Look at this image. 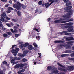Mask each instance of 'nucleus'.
I'll return each instance as SVG.
<instances>
[{
  "label": "nucleus",
  "mask_w": 74,
  "mask_h": 74,
  "mask_svg": "<svg viewBox=\"0 0 74 74\" xmlns=\"http://www.w3.org/2000/svg\"><path fill=\"white\" fill-rule=\"evenodd\" d=\"M57 64L58 66H59L60 67H59L58 68V70H60V71H63L66 72L67 71V70H68L69 71H71L72 70H73L74 69V67L72 66H68V68H66L64 66L62 65L60 63L58 62L57 63Z\"/></svg>",
  "instance_id": "obj_1"
},
{
  "label": "nucleus",
  "mask_w": 74,
  "mask_h": 74,
  "mask_svg": "<svg viewBox=\"0 0 74 74\" xmlns=\"http://www.w3.org/2000/svg\"><path fill=\"white\" fill-rule=\"evenodd\" d=\"M71 11L69 12L67 14V15H64L63 16V18H68L67 19V21H62L61 22L62 23H66V22H72L73 21V19H70L69 18L70 17V15H72V10H71Z\"/></svg>",
  "instance_id": "obj_2"
},
{
  "label": "nucleus",
  "mask_w": 74,
  "mask_h": 74,
  "mask_svg": "<svg viewBox=\"0 0 74 74\" xmlns=\"http://www.w3.org/2000/svg\"><path fill=\"white\" fill-rule=\"evenodd\" d=\"M47 70H51V73L54 74H57L59 73V71L56 69L55 67L49 66L47 68Z\"/></svg>",
  "instance_id": "obj_3"
},
{
  "label": "nucleus",
  "mask_w": 74,
  "mask_h": 74,
  "mask_svg": "<svg viewBox=\"0 0 74 74\" xmlns=\"http://www.w3.org/2000/svg\"><path fill=\"white\" fill-rule=\"evenodd\" d=\"M58 0H49V2H51L50 4L49 3H46L45 5L46 8H48V7H49L50 5H51L54 2H57V1H58Z\"/></svg>",
  "instance_id": "obj_4"
},
{
  "label": "nucleus",
  "mask_w": 74,
  "mask_h": 74,
  "mask_svg": "<svg viewBox=\"0 0 74 74\" xmlns=\"http://www.w3.org/2000/svg\"><path fill=\"white\" fill-rule=\"evenodd\" d=\"M19 51V48H16V50H12V52L13 53L14 56H16L17 55V52H18Z\"/></svg>",
  "instance_id": "obj_5"
},
{
  "label": "nucleus",
  "mask_w": 74,
  "mask_h": 74,
  "mask_svg": "<svg viewBox=\"0 0 74 74\" xmlns=\"http://www.w3.org/2000/svg\"><path fill=\"white\" fill-rule=\"evenodd\" d=\"M65 28L66 29H68V32H71L73 30V27L71 25H66L65 26Z\"/></svg>",
  "instance_id": "obj_6"
},
{
  "label": "nucleus",
  "mask_w": 74,
  "mask_h": 74,
  "mask_svg": "<svg viewBox=\"0 0 74 74\" xmlns=\"http://www.w3.org/2000/svg\"><path fill=\"white\" fill-rule=\"evenodd\" d=\"M66 43L67 44H70V46H68L66 47L67 49H69L71 48V46H72V44L74 43V42L73 41L67 42H66Z\"/></svg>",
  "instance_id": "obj_7"
},
{
  "label": "nucleus",
  "mask_w": 74,
  "mask_h": 74,
  "mask_svg": "<svg viewBox=\"0 0 74 74\" xmlns=\"http://www.w3.org/2000/svg\"><path fill=\"white\" fill-rule=\"evenodd\" d=\"M66 41H73L74 40V39L73 37L71 36L66 38Z\"/></svg>",
  "instance_id": "obj_8"
},
{
  "label": "nucleus",
  "mask_w": 74,
  "mask_h": 74,
  "mask_svg": "<svg viewBox=\"0 0 74 74\" xmlns=\"http://www.w3.org/2000/svg\"><path fill=\"white\" fill-rule=\"evenodd\" d=\"M64 20V19L63 18H60V20H56L54 21L55 23H59V22H61V23H62L61 22H62L61 21H63Z\"/></svg>",
  "instance_id": "obj_9"
},
{
  "label": "nucleus",
  "mask_w": 74,
  "mask_h": 74,
  "mask_svg": "<svg viewBox=\"0 0 74 74\" xmlns=\"http://www.w3.org/2000/svg\"><path fill=\"white\" fill-rule=\"evenodd\" d=\"M62 33H65V35H66L67 36H70V35H71V33L67 32L66 31H63L60 32V34H62Z\"/></svg>",
  "instance_id": "obj_10"
},
{
  "label": "nucleus",
  "mask_w": 74,
  "mask_h": 74,
  "mask_svg": "<svg viewBox=\"0 0 74 74\" xmlns=\"http://www.w3.org/2000/svg\"><path fill=\"white\" fill-rule=\"evenodd\" d=\"M13 7L14 8H16L18 10H19V7L18 6L17 4H14L13 5Z\"/></svg>",
  "instance_id": "obj_11"
},
{
  "label": "nucleus",
  "mask_w": 74,
  "mask_h": 74,
  "mask_svg": "<svg viewBox=\"0 0 74 74\" xmlns=\"http://www.w3.org/2000/svg\"><path fill=\"white\" fill-rule=\"evenodd\" d=\"M1 20L3 22H7V21H5L4 19H5V17L3 15H1Z\"/></svg>",
  "instance_id": "obj_12"
},
{
  "label": "nucleus",
  "mask_w": 74,
  "mask_h": 74,
  "mask_svg": "<svg viewBox=\"0 0 74 74\" xmlns=\"http://www.w3.org/2000/svg\"><path fill=\"white\" fill-rule=\"evenodd\" d=\"M65 41L64 40H56L54 42L55 43H63Z\"/></svg>",
  "instance_id": "obj_13"
},
{
  "label": "nucleus",
  "mask_w": 74,
  "mask_h": 74,
  "mask_svg": "<svg viewBox=\"0 0 74 74\" xmlns=\"http://www.w3.org/2000/svg\"><path fill=\"white\" fill-rule=\"evenodd\" d=\"M72 8V7L71 6H69L68 7H67L65 8V10H66V12H67V11H69V10H70V9H71Z\"/></svg>",
  "instance_id": "obj_14"
},
{
  "label": "nucleus",
  "mask_w": 74,
  "mask_h": 74,
  "mask_svg": "<svg viewBox=\"0 0 74 74\" xmlns=\"http://www.w3.org/2000/svg\"><path fill=\"white\" fill-rule=\"evenodd\" d=\"M62 25H64V26H66V25H73V23L71 22H69L63 24Z\"/></svg>",
  "instance_id": "obj_15"
},
{
  "label": "nucleus",
  "mask_w": 74,
  "mask_h": 74,
  "mask_svg": "<svg viewBox=\"0 0 74 74\" xmlns=\"http://www.w3.org/2000/svg\"><path fill=\"white\" fill-rule=\"evenodd\" d=\"M14 60H20L21 59V58H17L16 57H14Z\"/></svg>",
  "instance_id": "obj_16"
},
{
  "label": "nucleus",
  "mask_w": 74,
  "mask_h": 74,
  "mask_svg": "<svg viewBox=\"0 0 74 74\" xmlns=\"http://www.w3.org/2000/svg\"><path fill=\"white\" fill-rule=\"evenodd\" d=\"M64 46V44H61L59 45V47L60 48H63Z\"/></svg>",
  "instance_id": "obj_17"
},
{
  "label": "nucleus",
  "mask_w": 74,
  "mask_h": 74,
  "mask_svg": "<svg viewBox=\"0 0 74 74\" xmlns=\"http://www.w3.org/2000/svg\"><path fill=\"white\" fill-rule=\"evenodd\" d=\"M28 48L30 50H32L33 49V46L32 45H29L28 46Z\"/></svg>",
  "instance_id": "obj_18"
},
{
  "label": "nucleus",
  "mask_w": 74,
  "mask_h": 74,
  "mask_svg": "<svg viewBox=\"0 0 74 74\" xmlns=\"http://www.w3.org/2000/svg\"><path fill=\"white\" fill-rule=\"evenodd\" d=\"M12 21H13V22H18V19L17 18L12 19Z\"/></svg>",
  "instance_id": "obj_19"
},
{
  "label": "nucleus",
  "mask_w": 74,
  "mask_h": 74,
  "mask_svg": "<svg viewBox=\"0 0 74 74\" xmlns=\"http://www.w3.org/2000/svg\"><path fill=\"white\" fill-rule=\"evenodd\" d=\"M28 52V51H27V50H25L23 52V53L24 54V55H27V54Z\"/></svg>",
  "instance_id": "obj_20"
},
{
  "label": "nucleus",
  "mask_w": 74,
  "mask_h": 74,
  "mask_svg": "<svg viewBox=\"0 0 74 74\" xmlns=\"http://www.w3.org/2000/svg\"><path fill=\"white\" fill-rule=\"evenodd\" d=\"M65 53H71V50H66L65 51Z\"/></svg>",
  "instance_id": "obj_21"
},
{
  "label": "nucleus",
  "mask_w": 74,
  "mask_h": 74,
  "mask_svg": "<svg viewBox=\"0 0 74 74\" xmlns=\"http://www.w3.org/2000/svg\"><path fill=\"white\" fill-rule=\"evenodd\" d=\"M23 47H24V44H22L19 46V47L21 49H22Z\"/></svg>",
  "instance_id": "obj_22"
},
{
  "label": "nucleus",
  "mask_w": 74,
  "mask_h": 74,
  "mask_svg": "<svg viewBox=\"0 0 74 74\" xmlns=\"http://www.w3.org/2000/svg\"><path fill=\"white\" fill-rule=\"evenodd\" d=\"M17 15L18 16H20L22 15V14H21V12L20 11L17 12Z\"/></svg>",
  "instance_id": "obj_23"
},
{
  "label": "nucleus",
  "mask_w": 74,
  "mask_h": 74,
  "mask_svg": "<svg viewBox=\"0 0 74 74\" xmlns=\"http://www.w3.org/2000/svg\"><path fill=\"white\" fill-rule=\"evenodd\" d=\"M18 7H19V10H20V7H21V3H19V2H17V4Z\"/></svg>",
  "instance_id": "obj_24"
},
{
  "label": "nucleus",
  "mask_w": 74,
  "mask_h": 74,
  "mask_svg": "<svg viewBox=\"0 0 74 74\" xmlns=\"http://www.w3.org/2000/svg\"><path fill=\"white\" fill-rule=\"evenodd\" d=\"M71 2H69L68 3H67L66 4V6H68V5H71Z\"/></svg>",
  "instance_id": "obj_25"
},
{
  "label": "nucleus",
  "mask_w": 74,
  "mask_h": 74,
  "mask_svg": "<svg viewBox=\"0 0 74 74\" xmlns=\"http://www.w3.org/2000/svg\"><path fill=\"white\" fill-rule=\"evenodd\" d=\"M69 56V55H67V54H62V55H61V57H65L66 56Z\"/></svg>",
  "instance_id": "obj_26"
},
{
  "label": "nucleus",
  "mask_w": 74,
  "mask_h": 74,
  "mask_svg": "<svg viewBox=\"0 0 74 74\" xmlns=\"http://www.w3.org/2000/svg\"><path fill=\"white\" fill-rule=\"evenodd\" d=\"M29 45V44L28 43H25V44H24V46L25 47H27Z\"/></svg>",
  "instance_id": "obj_27"
},
{
  "label": "nucleus",
  "mask_w": 74,
  "mask_h": 74,
  "mask_svg": "<svg viewBox=\"0 0 74 74\" xmlns=\"http://www.w3.org/2000/svg\"><path fill=\"white\" fill-rule=\"evenodd\" d=\"M70 56L72 58H74V53H72V54L70 55Z\"/></svg>",
  "instance_id": "obj_28"
},
{
  "label": "nucleus",
  "mask_w": 74,
  "mask_h": 74,
  "mask_svg": "<svg viewBox=\"0 0 74 74\" xmlns=\"http://www.w3.org/2000/svg\"><path fill=\"white\" fill-rule=\"evenodd\" d=\"M19 64H17L15 66V68L16 69V68H19Z\"/></svg>",
  "instance_id": "obj_29"
},
{
  "label": "nucleus",
  "mask_w": 74,
  "mask_h": 74,
  "mask_svg": "<svg viewBox=\"0 0 74 74\" xmlns=\"http://www.w3.org/2000/svg\"><path fill=\"white\" fill-rule=\"evenodd\" d=\"M33 45L36 47V48H37V44H36V43H34L33 44Z\"/></svg>",
  "instance_id": "obj_30"
},
{
  "label": "nucleus",
  "mask_w": 74,
  "mask_h": 74,
  "mask_svg": "<svg viewBox=\"0 0 74 74\" xmlns=\"http://www.w3.org/2000/svg\"><path fill=\"white\" fill-rule=\"evenodd\" d=\"M7 34L9 36H11V34H12L11 32H7Z\"/></svg>",
  "instance_id": "obj_31"
},
{
  "label": "nucleus",
  "mask_w": 74,
  "mask_h": 74,
  "mask_svg": "<svg viewBox=\"0 0 74 74\" xmlns=\"http://www.w3.org/2000/svg\"><path fill=\"white\" fill-rule=\"evenodd\" d=\"M1 20L0 19V27H3V25L2 24V22L1 21Z\"/></svg>",
  "instance_id": "obj_32"
},
{
  "label": "nucleus",
  "mask_w": 74,
  "mask_h": 74,
  "mask_svg": "<svg viewBox=\"0 0 74 74\" xmlns=\"http://www.w3.org/2000/svg\"><path fill=\"white\" fill-rule=\"evenodd\" d=\"M19 67L20 66V67H23L24 66V64H19Z\"/></svg>",
  "instance_id": "obj_33"
},
{
  "label": "nucleus",
  "mask_w": 74,
  "mask_h": 74,
  "mask_svg": "<svg viewBox=\"0 0 74 74\" xmlns=\"http://www.w3.org/2000/svg\"><path fill=\"white\" fill-rule=\"evenodd\" d=\"M8 10H10L11 11V10H13V8L11 7H9L8 8Z\"/></svg>",
  "instance_id": "obj_34"
},
{
  "label": "nucleus",
  "mask_w": 74,
  "mask_h": 74,
  "mask_svg": "<svg viewBox=\"0 0 74 74\" xmlns=\"http://www.w3.org/2000/svg\"><path fill=\"white\" fill-rule=\"evenodd\" d=\"M21 7L22 8H23V9H25V8H26V6H25L23 4L21 5Z\"/></svg>",
  "instance_id": "obj_35"
},
{
  "label": "nucleus",
  "mask_w": 74,
  "mask_h": 74,
  "mask_svg": "<svg viewBox=\"0 0 74 74\" xmlns=\"http://www.w3.org/2000/svg\"><path fill=\"white\" fill-rule=\"evenodd\" d=\"M3 15V16H4V17H5V16H6V15H6L5 14V13L4 12H3V14H2L1 15Z\"/></svg>",
  "instance_id": "obj_36"
},
{
  "label": "nucleus",
  "mask_w": 74,
  "mask_h": 74,
  "mask_svg": "<svg viewBox=\"0 0 74 74\" xmlns=\"http://www.w3.org/2000/svg\"><path fill=\"white\" fill-rule=\"evenodd\" d=\"M36 38L37 40H39L40 39V37L39 36H37L36 37Z\"/></svg>",
  "instance_id": "obj_37"
},
{
  "label": "nucleus",
  "mask_w": 74,
  "mask_h": 74,
  "mask_svg": "<svg viewBox=\"0 0 74 74\" xmlns=\"http://www.w3.org/2000/svg\"><path fill=\"white\" fill-rule=\"evenodd\" d=\"M22 62H26L27 61V60L25 58H24L22 59Z\"/></svg>",
  "instance_id": "obj_38"
},
{
  "label": "nucleus",
  "mask_w": 74,
  "mask_h": 74,
  "mask_svg": "<svg viewBox=\"0 0 74 74\" xmlns=\"http://www.w3.org/2000/svg\"><path fill=\"white\" fill-rule=\"evenodd\" d=\"M3 36L4 37H7V34H4Z\"/></svg>",
  "instance_id": "obj_39"
},
{
  "label": "nucleus",
  "mask_w": 74,
  "mask_h": 74,
  "mask_svg": "<svg viewBox=\"0 0 74 74\" xmlns=\"http://www.w3.org/2000/svg\"><path fill=\"white\" fill-rule=\"evenodd\" d=\"M14 61H15V59L14 58L11 61V63H13Z\"/></svg>",
  "instance_id": "obj_40"
},
{
  "label": "nucleus",
  "mask_w": 74,
  "mask_h": 74,
  "mask_svg": "<svg viewBox=\"0 0 74 74\" xmlns=\"http://www.w3.org/2000/svg\"><path fill=\"white\" fill-rule=\"evenodd\" d=\"M10 52H8V54L7 56L6 57V58H8V57H9V56H10Z\"/></svg>",
  "instance_id": "obj_41"
},
{
  "label": "nucleus",
  "mask_w": 74,
  "mask_h": 74,
  "mask_svg": "<svg viewBox=\"0 0 74 74\" xmlns=\"http://www.w3.org/2000/svg\"><path fill=\"white\" fill-rule=\"evenodd\" d=\"M38 4L39 5H41V4H42V1H40L38 2Z\"/></svg>",
  "instance_id": "obj_42"
},
{
  "label": "nucleus",
  "mask_w": 74,
  "mask_h": 74,
  "mask_svg": "<svg viewBox=\"0 0 74 74\" xmlns=\"http://www.w3.org/2000/svg\"><path fill=\"white\" fill-rule=\"evenodd\" d=\"M53 52L55 53H56L57 52V51H56V49H53Z\"/></svg>",
  "instance_id": "obj_43"
},
{
  "label": "nucleus",
  "mask_w": 74,
  "mask_h": 74,
  "mask_svg": "<svg viewBox=\"0 0 74 74\" xmlns=\"http://www.w3.org/2000/svg\"><path fill=\"white\" fill-rule=\"evenodd\" d=\"M24 56H25V55H24V54H21L20 57H21V58H23V57H24Z\"/></svg>",
  "instance_id": "obj_44"
},
{
  "label": "nucleus",
  "mask_w": 74,
  "mask_h": 74,
  "mask_svg": "<svg viewBox=\"0 0 74 74\" xmlns=\"http://www.w3.org/2000/svg\"><path fill=\"white\" fill-rule=\"evenodd\" d=\"M18 42H19V44H22V43H23V42H22L20 41L19 40L18 41Z\"/></svg>",
  "instance_id": "obj_45"
},
{
  "label": "nucleus",
  "mask_w": 74,
  "mask_h": 74,
  "mask_svg": "<svg viewBox=\"0 0 74 74\" xmlns=\"http://www.w3.org/2000/svg\"><path fill=\"white\" fill-rule=\"evenodd\" d=\"M11 12V11L10 10H8L7 11V13H10Z\"/></svg>",
  "instance_id": "obj_46"
},
{
  "label": "nucleus",
  "mask_w": 74,
  "mask_h": 74,
  "mask_svg": "<svg viewBox=\"0 0 74 74\" xmlns=\"http://www.w3.org/2000/svg\"><path fill=\"white\" fill-rule=\"evenodd\" d=\"M13 29H18V27H16V26H15L14 27H13Z\"/></svg>",
  "instance_id": "obj_47"
},
{
  "label": "nucleus",
  "mask_w": 74,
  "mask_h": 74,
  "mask_svg": "<svg viewBox=\"0 0 74 74\" xmlns=\"http://www.w3.org/2000/svg\"><path fill=\"white\" fill-rule=\"evenodd\" d=\"M6 25L7 26H8V27H11V25H10V24L8 23L6 24Z\"/></svg>",
  "instance_id": "obj_48"
},
{
  "label": "nucleus",
  "mask_w": 74,
  "mask_h": 74,
  "mask_svg": "<svg viewBox=\"0 0 74 74\" xmlns=\"http://www.w3.org/2000/svg\"><path fill=\"white\" fill-rule=\"evenodd\" d=\"M16 45H14L12 46V49H13V48H14V47H16Z\"/></svg>",
  "instance_id": "obj_49"
},
{
  "label": "nucleus",
  "mask_w": 74,
  "mask_h": 74,
  "mask_svg": "<svg viewBox=\"0 0 74 74\" xmlns=\"http://www.w3.org/2000/svg\"><path fill=\"white\" fill-rule=\"evenodd\" d=\"M63 1L64 3H67V2L69 1V0H63Z\"/></svg>",
  "instance_id": "obj_50"
},
{
  "label": "nucleus",
  "mask_w": 74,
  "mask_h": 74,
  "mask_svg": "<svg viewBox=\"0 0 74 74\" xmlns=\"http://www.w3.org/2000/svg\"><path fill=\"white\" fill-rule=\"evenodd\" d=\"M18 32V30L16 29L14 30V33H17Z\"/></svg>",
  "instance_id": "obj_51"
},
{
  "label": "nucleus",
  "mask_w": 74,
  "mask_h": 74,
  "mask_svg": "<svg viewBox=\"0 0 74 74\" xmlns=\"http://www.w3.org/2000/svg\"><path fill=\"white\" fill-rule=\"evenodd\" d=\"M5 18L6 19H7V20H10V18H9L8 17H6Z\"/></svg>",
  "instance_id": "obj_52"
},
{
  "label": "nucleus",
  "mask_w": 74,
  "mask_h": 74,
  "mask_svg": "<svg viewBox=\"0 0 74 74\" xmlns=\"http://www.w3.org/2000/svg\"><path fill=\"white\" fill-rule=\"evenodd\" d=\"M21 72H21V71H18V74H20L21 73Z\"/></svg>",
  "instance_id": "obj_53"
},
{
  "label": "nucleus",
  "mask_w": 74,
  "mask_h": 74,
  "mask_svg": "<svg viewBox=\"0 0 74 74\" xmlns=\"http://www.w3.org/2000/svg\"><path fill=\"white\" fill-rule=\"evenodd\" d=\"M10 30L11 31L12 33H14V30H13V29H10Z\"/></svg>",
  "instance_id": "obj_54"
},
{
  "label": "nucleus",
  "mask_w": 74,
  "mask_h": 74,
  "mask_svg": "<svg viewBox=\"0 0 74 74\" xmlns=\"http://www.w3.org/2000/svg\"><path fill=\"white\" fill-rule=\"evenodd\" d=\"M35 30H36V31H37L38 33H39V31L38 30V29L35 28Z\"/></svg>",
  "instance_id": "obj_55"
},
{
  "label": "nucleus",
  "mask_w": 74,
  "mask_h": 74,
  "mask_svg": "<svg viewBox=\"0 0 74 74\" xmlns=\"http://www.w3.org/2000/svg\"><path fill=\"white\" fill-rule=\"evenodd\" d=\"M22 73L24 72V71H25V69H23L21 71Z\"/></svg>",
  "instance_id": "obj_56"
},
{
  "label": "nucleus",
  "mask_w": 74,
  "mask_h": 74,
  "mask_svg": "<svg viewBox=\"0 0 74 74\" xmlns=\"http://www.w3.org/2000/svg\"><path fill=\"white\" fill-rule=\"evenodd\" d=\"M2 29L3 30H6V29H5V27H2Z\"/></svg>",
  "instance_id": "obj_57"
},
{
  "label": "nucleus",
  "mask_w": 74,
  "mask_h": 74,
  "mask_svg": "<svg viewBox=\"0 0 74 74\" xmlns=\"http://www.w3.org/2000/svg\"><path fill=\"white\" fill-rule=\"evenodd\" d=\"M19 36V34H15V36L16 37H18Z\"/></svg>",
  "instance_id": "obj_58"
},
{
  "label": "nucleus",
  "mask_w": 74,
  "mask_h": 74,
  "mask_svg": "<svg viewBox=\"0 0 74 74\" xmlns=\"http://www.w3.org/2000/svg\"><path fill=\"white\" fill-rule=\"evenodd\" d=\"M21 53H18V56H20L21 57Z\"/></svg>",
  "instance_id": "obj_59"
},
{
  "label": "nucleus",
  "mask_w": 74,
  "mask_h": 74,
  "mask_svg": "<svg viewBox=\"0 0 74 74\" xmlns=\"http://www.w3.org/2000/svg\"><path fill=\"white\" fill-rule=\"evenodd\" d=\"M0 74H3V71H2L0 72Z\"/></svg>",
  "instance_id": "obj_60"
},
{
  "label": "nucleus",
  "mask_w": 74,
  "mask_h": 74,
  "mask_svg": "<svg viewBox=\"0 0 74 74\" xmlns=\"http://www.w3.org/2000/svg\"><path fill=\"white\" fill-rule=\"evenodd\" d=\"M7 63V62L6 61H4L3 62V64H6Z\"/></svg>",
  "instance_id": "obj_61"
},
{
  "label": "nucleus",
  "mask_w": 74,
  "mask_h": 74,
  "mask_svg": "<svg viewBox=\"0 0 74 74\" xmlns=\"http://www.w3.org/2000/svg\"><path fill=\"white\" fill-rule=\"evenodd\" d=\"M9 3H10V4H12V1H11V0H10L9 1Z\"/></svg>",
  "instance_id": "obj_62"
},
{
  "label": "nucleus",
  "mask_w": 74,
  "mask_h": 74,
  "mask_svg": "<svg viewBox=\"0 0 74 74\" xmlns=\"http://www.w3.org/2000/svg\"><path fill=\"white\" fill-rule=\"evenodd\" d=\"M9 6V5H8V4L5 5V7H8Z\"/></svg>",
  "instance_id": "obj_63"
},
{
  "label": "nucleus",
  "mask_w": 74,
  "mask_h": 74,
  "mask_svg": "<svg viewBox=\"0 0 74 74\" xmlns=\"http://www.w3.org/2000/svg\"><path fill=\"white\" fill-rule=\"evenodd\" d=\"M10 24L12 25V26H14V24L13 23L11 22L10 23Z\"/></svg>",
  "instance_id": "obj_64"
}]
</instances>
